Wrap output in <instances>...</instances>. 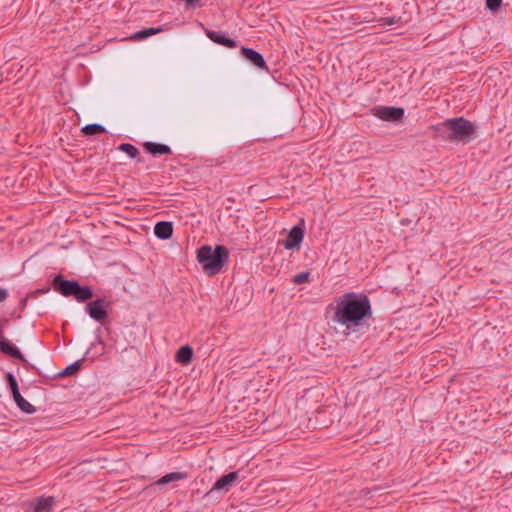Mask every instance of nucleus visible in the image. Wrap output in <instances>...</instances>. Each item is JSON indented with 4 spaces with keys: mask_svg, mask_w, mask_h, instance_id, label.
Returning a JSON list of instances; mask_svg holds the SVG:
<instances>
[{
    "mask_svg": "<svg viewBox=\"0 0 512 512\" xmlns=\"http://www.w3.org/2000/svg\"><path fill=\"white\" fill-rule=\"evenodd\" d=\"M332 312L331 321L342 328L345 337H361L367 333L373 320L371 301L365 293L347 292L326 308Z\"/></svg>",
    "mask_w": 512,
    "mask_h": 512,
    "instance_id": "nucleus-1",
    "label": "nucleus"
},
{
    "mask_svg": "<svg viewBox=\"0 0 512 512\" xmlns=\"http://www.w3.org/2000/svg\"><path fill=\"white\" fill-rule=\"evenodd\" d=\"M197 261L207 276H215L228 264L229 250L223 245H203L197 249Z\"/></svg>",
    "mask_w": 512,
    "mask_h": 512,
    "instance_id": "nucleus-2",
    "label": "nucleus"
},
{
    "mask_svg": "<svg viewBox=\"0 0 512 512\" xmlns=\"http://www.w3.org/2000/svg\"><path fill=\"white\" fill-rule=\"evenodd\" d=\"M452 143H469L477 136L476 126L464 117L447 119Z\"/></svg>",
    "mask_w": 512,
    "mask_h": 512,
    "instance_id": "nucleus-3",
    "label": "nucleus"
},
{
    "mask_svg": "<svg viewBox=\"0 0 512 512\" xmlns=\"http://www.w3.org/2000/svg\"><path fill=\"white\" fill-rule=\"evenodd\" d=\"M0 352L8 357L14 358L22 362L26 369H34L20 349L3 335V325H0Z\"/></svg>",
    "mask_w": 512,
    "mask_h": 512,
    "instance_id": "nucleus-4",
    "label": "nucleus"
},
{
    "mask_svg": "<svg viewBox=\"0 0 512 512\" xmlns=\"http://www.w3.org/2000/svg\"><path fill=\"white\" fill-rule=\"evenodd\" d=\"M111 303L105 298L91 300L85 306L86 313L95 321L103 324L108 318V308Z\"/></svg>",
    "mask_w": 512,
    "mask_h": 512,
    "instance_id": "nucleus-5",
    "label": "nucleus"
},
{
    "mask_svg": "<svg viewBox=\"0 0 512 512\" xmlns=\"http://www.w3.org/2000/svg\"><path fill=\"white\" fill-rule=\"evenodd\" d=\"M372 114L386 122L397 123L402 121L405 116V110L402 107L395 106H375L372 108Z\"/></svg>",
    "mask_w": 512,
    "mask_h": 512,
    "instance_id": "nucleus-6",
    "label": "nucleus"
},
{
    "mask_svg": "<svg viewBox=\"0 0 512 512\" xmlns=\"http://www.w3.org/2000/svg\"><path fill=\"white\" fill-rule=\"evenodd\" d=\"M57 499L54 496H40L26 504L24 512H54Z\"/></svg>",
    "mask_w": 512,
    "mask_h": 512,
    "instance_id": "nucleus-7",
    "label": "nucleus"
},
{
    "mask_svg": "<svg viewBox=\"0 0 512 512\" xmlns=\"http://www.w3.org/2000/svg\"><path fill=\"white\" fill-rule=\"evenodd\" d=\"M305 233V224L304 219H301L300 222L293 226L291 230L288 232L286 239L283 241V246L287 250H298L303 242Z\"/></svg>",
    "mask_w": 512,
    "mask_h": 512,
    "instance_id": "nucleus-8",
    "label": "nucleus"
},
{
    "mask_svg": "<svg viewBox=\"0 0 512 512\" xmlns=\"http://www.w3.org/2000/svg\"><path fill=\"white\" fill-rule=\"evenodd\" d=\"M238 480L239 471H232L228 474H224L216 480L212 488L207 492L206 496H210L214 492L227 493Z\"/></svg>",
    "mask_w": 512,
    "mask_h": 512,
    "instance_id": "nucleus-9",
    "label": "nucleus"
},
{
    "mask_svg": "<svg viewBox=\"0 0 512 512\" xmlns=\"http://www.w3.org/2000/svg\"><path fill=\"white\" fill-rule=\"evenodd\" d=\"M78 280H68L62 274H56L52 280L53 289L64 297H72Z\"/></svg>",
    "mask_w": 512,
    "mask_h": 512,
    "instance_id": "nucleus-10",
    "label": "nucleus"
},
{
    "mask_svg": "<svg viewBox=\"0 0 512 512\" xmlns=\"http://www.w3.org/2000/svg\"><path fill=\"white\" fill-rule=\"evenodd\" d=\"M240 54L247 62L256 67L259 70H264L269 72V68L266 64V61L261 53L258 51L242 46L240 49Z\"/></svg>",
    "mask_w": 512,
    "mask_h": 512,
    "instance_id": "nucleus-11",
    "label": "nucleus"
},
{
    "mask_svg": "<svg viewBox=\"0 0 512 512\" xmlns=\"http://www.w3.org/2000/svg\"><path fill=\"white\" fill-rule=\"evenodd\" d=\"M205 34L211 41L218 45L224 46L226 48L237 47V42L230 38L227 32L206 29Z\"/></svg>",
    "mask_w": 512,
    "mask_h": 512,
    "instance_id": "nucleus-12",
    "label": "nucleus"
},
{
    "mask_svg": "<svg viewBox=\"0 0 512 512\" xmlns=\"http://www.w3.org/2000/svg\"><path fill=\"white\" fill-rule=\"evenodd\" d=\"M143 148L152 156L172 154V150L168 145L158 142H145L143 143Z\"/></svg>",
    "mask_w": 512,
    "mask_h": 512,
    "instance_id": "nucleus-13",
    "label": "nucleus"
},
{
    "mask_svg": "<svg viewBox=\"0 0 512 512\" xmlns=\"http://www.w3.org/2000/svg\"><path fill=\"white\" fill-rule=\"evenodd\" d=\"M154 234L161 240L170 239L173 235V223L169 221L157 222L154 227Z\"/></svg>",
    "mask_w": 512,
    "mask_h": 512,
    "instance_id": "nucleus-14",
    "label": "nucleus"
},
{
    "mask_svg": "<svg viewBox=\"0 0 512 512\" xmlns=\"http://www.w3.org/2000/svg\"><path fill=\"white\" fill-rule=\"evenodd\" d=\"M93 289L91 286H82L80 283L77 284L72 297L80 303H84L93 298Z\"/></svg>",
    "mask_w": 512,
    "mask_h": 512,
    "instance_id": "nucleus-15",
    "label": "nucleus"
},
{
    "mask_svg": "<svg viewBox=\"0 0 512 512\" xmlns=\"http://www.w3.org/2000/svg\"><path fill=\"white\" fill-rule=\"evenodd\" d=\"M194 356L193 349L190 345H184L181 346L176 354H175V361L182 365H188L191 363Z\"/></svg>",
    "mask_w": 512,
    "mask_h": 512,
    "instance_id": "nucleus-16",
    "label": "nucleus"
},
{
    "mask_svg": "<svg viewBox=\"0 0 512 512\" xmlns=\"http://www.w3.org/2000/svg\"><path fill=\"white\" fill-rule=\"evenodd\" d=\"M431 129L434 132V138L442 140V141H450L451 142V133L450 129L447 126V119L440 124L432 125Z\"/></svg>",
    "mask_w": 512,
    "mask_h": 512,
    "instance_id": "nucleus-17",
    "label": "nucleus"
},
{
    "mask_svg": "<svg viewBox=\"0 0 512 512\" xmlns=\"http://www.w3.org/2000/svg\"><path fill=\"white\" fill-rule=\"evenodd\" d=\"M188 477L186 472H171L163 477H161L159 480H157L154 485L157 486H164L172 482L185 480Z\"/></svg>",
    "mask_w": 512,
    "mask_h": 512,
    "instance_id": "nucleus-18",
    "label": "nucleus"
},
{
    "mask_svg": "<svg viewBox=\"0 0 512 512\" xmlns=\"http://www.w3.org/2000/svg\"><path fill=\"white\" fill-rule=\"evenodd\" d=\"M117 149L127 154L130 158L136 159L138 163L144 162V158L140 156L139 149L130 143H121Z\"/></svg>",
    "mask_w": 512,
    "mask_h": 512,
    "instance_id": "nucleus-19",
    "label": "nucleus"
},
{
    "mask_svg": "<svg viewBox=\"0 0 512 512\" xmlns=\"http://www.w3.org/2000/svg\"><path fill=\"white\" fill-rule=\"evenodd\" d=\"M14 399V402L16 406L24 413L26 414H33L36 412V408L29 403L19 392L18 394H15L12 396Z\"/></svg>",
    "mask_w": 512,
    "mask_h": 512,
    "instance_id": "nucleus-20",
    "label": "nucleus"
},
{
    "mask_svg": "<svg viewBox=\"0 0 512 512\" xmlns=\"http://www.w3.org/2000/svg\"><path fill=\"white\" fill-rule=\"evenodd\" d=\"M163 31V28L162 27H157V28H154V27H150V28H145V29H142L140 31H137L136 33H134L130 39L133 40V41H142V40H145L153 35H156L160 32Z\"/></svg>",
    "mask_w": 512,
    "mask_h": 512,
    "instance_id": "nucleus-21",
    "label": "nucleus"
},
{
    "mask_svg": "<svg viewBox=\"0 0 512 512\" xmlns=\"http://www.w3.org/2000/svg\"><path fill=\"white\" fill-rule=\"evenodd\" d=\"M83 360H84V358L79 359V360L73 362L72 364L68 365L64 370L59 372L56 375V377L63 378V377L73 376V375L77 374L82 367Z\"/></svg>",
    "mask_w": 512,
    "mask_h": 512,
    "instance_id": "nucleus-22",
    "label": "nucleus"
},
{
    "mask_svg": "<svg viewBox=\"0 0 512 512\" xmlns=\"http://www.w3.org/2000/svg\"><path fill=\"white\" fill-rule=\"evenodd\" d=\"M81 132L86 136H94L101 133H106V128L98 123L87 124L81 128Z\"/></svg>",
    "mask_w": 512,
    "mask_h": 512,
    "instance_id": "nucleus-23",
    "label": "nucleus"
},
{
    "mask_svg": "<svg viewBox=\"0 0 512 512\" xmlns=\"http://www.w3.org/2000/svg\"><path fill=\"white\" fill-rule=\"evenodd\" d=\"M6 381H7L8 387L11 391L12 396L15 394H18L20 392L18 382H17L15 376L11 372L7 373Z\"/></svg>",
    "mask_w": 512,
    "mask_h": 512,
    "instance_id": "nucleus-24",
    "label": "nucleus"
},
{
    "mask_svg": "<svg viewBox=\"0 0 512 512\" xmlns=\"http://www.w3.org/2000/svg\"><path fill=\"white\" fill-rule=\"evenodd\" d=\"M310 276H311V273L309 271L301 272V273L293 276L292 282L296 285L307 283L310 281Z\"/></svg>",
    "mask_w": 512,
    "mask_h": 512,
    "instance_id": "nucleus-25",
    "label": "nucleus"
},
{
    "mask_svg": "<svg viewBox=\"0 0 512 512\" xmlns=\"http://www.w3.org/2000/svg\"><path fill=\"white\" fill-rule=\"evenodd\" d=\"M379 22L382 25L392 26V25L399 24L401 22V17H399V16L382 17L379 19Z\"/></svg>",
    "mask_w": 512,
    "mask_h": 512,
    "instance_id": "nucleus-26",
    "label": "nucleus"
},
{
    "mask_svg": "<svg viewBox=\"0 0 512 512\" xmlns=\"http://www.w3.org/2000/svg\"><path fill=\"white\" fill-rule=\"evenodd\" d=\"M185 7L187 10H193L196 8L203 7L205 4L204 0H184Z\"/></svg>",
    "mask_w": 512,
    "mask_h": 512,
    "instance_id": "nucleus-27",
    "label": "nucleus"
},
{
    "mask_svg": "<svg viewBox=\"0 0 512 512\" xmlns=\"http://www.w3.org/2000/svg\"><path fill=\"white\" fill-rule=\"evenodd\" d=\"M486 8L490 11H497L502 4V0H485Z\"/></svg>",
    "mask_w": 512,
    "mask_h": 512,
    "instance_id": "nucleus-28",
    "label": "nucleus"
},
{
    "mask_svg": "<svg viewBox=\"0 0 512 512\" xmlns=\"http://www.w3.org/2000/svg\"><path fill=\"white\" fill-rule=\"evenodd\" d=\"M9 296L8 290L0 287V303L4 302Z\"/></svg>",
    "mask_w": 512,
    "mask_h": 512,
    "instance_id": "nucleus-29",
    "label": "nucleus"
},
{
    "mask_svg": "<svg viewBox=\"0 0 512 512\" xmlns=\"http://www.w3.org/2000/svg\"><path fill=\"white\" fill-rule=\"evenodd\" d=\"M27 303H28V298L27 297H24L20 300V303H19V308L21 311H23L25 309V307L27 306Z\"/></svg>",
    "mask_w": 512,
    "mask_h": 512,
    "instance_id": "nucleus-30",
    "label": "nucleus"
},
{
    "mask_svg": "<svg viewBox=\"0 0 512 512\" xmlns=\"http://www.w3.org/2000/svg\"><path fill=\"white\" fill-rule=\"evenodd\" d=\"M91 346H94V344H92ZM91 348H92V347H90V348L86 351L85 355L89 354V350H90Z\"/></svg>",
    "mask_w": 512,
    "mask_h": 512,
    "instance_id": "nucleus-31",
    "label": "nucleus"
}]
</instances>
